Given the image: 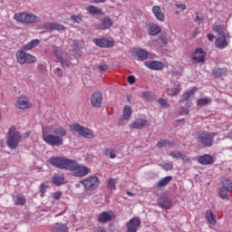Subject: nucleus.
<instances>
[{
    "label": "nucleus",
    "mask_w": 232,
    "mask_h": 232,
    "mask_svg": "<svg viewBox=\"0 0 232 232\" xmlns=\"http://www.w3.org/2000/svg\"><path fill=\"white\" fill-rule=\"evenodd\" d=\"M13 202L15 206H24L26 204L25 196H13Z\"/></svg>",
    "instance_id": "f704fd0d"
},
{
    "label": "nucleus",
    "mask_w": 232,
    "mask_h": 232,
    "mask_svg": "<svg viewBox=\"0 0 232 232\" xmlns=\"http://www.w3.org/2000/svg\"><path fill=\"white\" fill-rule=\"evenodd\" d=\"M212 102H213V100L209 97L198 98L197 100V106L204 107L211 104Z\"/></svg>",
    "instance_id": "72a5a7b5"
},
{
    "label": "nucleus",
    "mask_w": 232,
    "mask_h": 232,
    "mask_svg": "<svg viewBox=\"0 0 232 232\" xmlns=\"http://www.w3.org/2000/svg\"><path fill=\"white\" fill-rule=\"evenodd\" d=\"M61 65H62V67H63V69H66V68L69 67V63H68L67 61H65V60H62V61H61Z\"/></svg>",
    "instance_id": "e2e57ef3"
},
{
    "label": "nucleus",
    "mask_w": 232,
    "mask_h": 232,
    "mask_svg": "<svg viewBox=\"0 0 232 232\" xmlns=\"http://www.w3.org/2000/svg\"><path fill=\"white\" fill-rule=\"evenodd\" d=\"M52 167L71 171L73 177L84 178L91 173L88 166L81 165L77 160L65 156H52L47 160Z\"/></svg>",
    "instance_id": "f257e3e1"
},
{
    "label": "nucleus",
    "mask_w": 232,
    "mask_h": 232,
    "mask_svg": "<svg viewBox=\"0 0 232 232\" xmlns=\"http://www.w3.org/2000/svg\"><path fill=\"white\" fill-rule=\"evenodd\" d=\"M169 156L171 157L172 159H180L183 161L189 160V157L179 150L169 151Z\"/></svg>",
    "instance_id": "b1692460"
},
{
    "label": "nucleus",
    "mask_w": 232,
    "mask_h": 232,
    "mask_svg": "<svg viewBox=\"0 0 232 232\" xmlns=\"http://www.w3.org/2000/svg\"><path fill=\"white\" fill-rule=\"evenodd\" d=\"M207 38H208V40L209 42H213V41L215 40L216 36H215L214 34H208L207 35Z\"/></svg>",
    "instance_id": "69168bd1"
},
{
    "label": "nucleus",
    "mask_w": 232,
    "mask_h": 232,
    "mask_svg": "<svg viewBox=\"0 0 232 232\" xmlns=\"http://www.w3.org/2000/svg\"><path fill=\"white\" fill-rule=\"evenodd\" d=\"M227 137L232 140V130L227 133Z\"/></svg>",
    "instance_id": "774afa93"
},
{
    "label": "nucleus",
    "mask_w": 232,
    "mask_h": 232,
    "mask_svg": "<svg viewBox=\"0 0 232 232\" xmlns=\"http://www.w3.org/2000/svg\"><path fill=\"white\" fill-rule=\"evenodd\" d=\"M37 62V58L31 54V53H26V56H25V60H24V63H35Z\"/></svg>",
    "instance_id": "37998d69"
},
{
    "label": "nucleus",
    "mask_w": 232,
    "mask_h": 232,
    "mask_svg": "<svg viewBox=\"0 0 232 232\" xmlns=\"http://www.w3.org/2000/svg\"><path fill=\"white\" fill-rule=\"evenodd\" d=\"M53 53H54L57 59L62 60V53L58 46L53 45Z\"/></svg>",
    "instance_id": "de8ad7c7"
},
{
    "label": "nucleus",
    "mask_w": 232,
    "mask_h": 232,
    "mask_svg": "<svg viewBox=\"0 0 232 232\" xmlns=\"http://www.w3.org/2000/svg\"><path fill=\"white\" fill-rule=\"evenodd\" d=\"M134 54H135L134 57L139 62H144L149 59L150 53L143 49H137L135 50Z\"/></svg>",
    "instance_id": "aec40b11"
},
{
    "label": "nucleus",
    "mask_w": 232,
    "mask_h": 232,
    "mask_svg": "<svg viewBox=\"0 0 232 232\" xmlns=\"http://www.w3.org/2000/svg\"><path fill=\"white\" fill-rule=\"evenodd\" d=\"M63 196V192H54L53 195V199L59 200Z\"/></svg>",
    "instance_id": "bf43d9fd"
},
{
    "label": "nucleus",
    "mask_w": 232,
    "mask_h": 232,
    "mask_svg": "<svg viewBox=\"0 0 232 232\" xmlns=\"http://www.w3.org/2000/svg\"><path fill=\"white\" fill-rule=\"evenodd\" d=\"M232 190H227V188H219L218 194L221 199L223 200H229V193H231Z\"/></svg>",
    "instance_id": "4c0bfd02"
},
{
    "label": "nucleus",
    "mask_w": 232,
    "mask_h": 232,
    "mask_svg": "<svg viewBox=\"0 0 232 232\" xmlns=\"http://www.w3.org/2000/svg\"><path fill=\"white\" fill-rule=\"evenodd\" d=\"M212 74L215 78H220L222 76H226L227 74V68L216 67L213 69Z\"/></svg>",
    "instance_id": "c756f323"
},
{
    "label": "nucleus",
    "mask_w": 232,
    "mask_h": 232,
    "mask_svg": "<svg viewBox=\"0 0 232 232\" xmlns=\"http://www.w3.org/2000/svg\"><path fill=\"white\" fill-rule=\"evenodd\" d=\"M108 69H109V65L108 64H102V65L98 66V70L101 72H105L106 71H108Z\"/></svg>",
    "instance_id": "5fc2aeb1"
},
{
    "label": "nucleus",
    "mask_w": 232,
    "mask_h": 232,
    "mask_svg": "<svg viewBox=\"0 0 232 232\" xmlns=\"http://www.w3.org/2000/svg\"><path fill=\"white\" fill-rule=\"evenodd\" d=\"M26 54L27 53H25L24 50H18L15 53L16 63L21 65L25 64Z\"/></svg>",
    "instance_id": "cd10ccee"
},
{
    "label": "nucleus",
    "mask_w": 232,
    "mask_h": 232,
    "mask_svg": "<svg viewBox=\"0 0 232 232\" xmlns=\"http://www.w3.org/2000/svg\"><path fill=\"white\" fill-rule=\"evenodd\" d=\"M231 38L228 34L220 35L216 39V47L222 50L227 47V39Z\"/></svg>",
    "instance_id": "6ab92c4d"
},
{
    "label": "nucleus",
    "mask_w": 232,
    "mask_h": 232,
    "mask_svg": "<svg viewBox=\"0 0 232 232\" xmlns=\"http://www.w3.org/2000/svg\"><path fill=\"white\" fill-rule=\"evenodd\" d=\"M206 219L213 226L217 225V219L214 216L213 210H206Z\"/></svg>",
    "instance_id": "e433bc0d"
},
{
    "label": "nucleus",
    "mask_w": 232,
    "mask_h": 232,
    "mask_svg": "<svg viewBox=\"0 0 232 232\" xmlns=\"http://www.w3.org/2000/svg\"><path fill=\"white\" fill-rule=\"evenodd\" d=\"M222 188L232 190V182L231 179L227 178H223L221 181Z\"/></svg>",
    "instance_id": "58836bf2"
},
{
    "label": "nucleus",
    "mask_w": 232,
    "mask_h": 232,
    "mask_svg": "<svg viewBox=\"0 0 232 232\" xmlns=\"http://www.w3.org/2000/svg\"><path fill=\"white\" fill-rule=\"evenodd\" d=\"M144 66L150 71H163L165 69V63L160 61H146Z\"/></svg>",
    "instance_id": "f8f14e48"
},
{
    "label": "nucleus",
    "mask_w": 232,
    "mask_h": 232,
    "mask_svg": "<svg viewBox=\"0 0 232 232\" xmlns=\"http://www.w3.org/2000/svg\"><path fill=\"white\" fill-rule=\"evenodd\" d=\"M152 14L159 22L163 23L165 21V14L160 5H154L152 7Z\"/></svg>",
    "instance_id": "412c9836"
},
{
    "label": "nucleus",
    "mask_w": 232,
    "mask_h": 232,
    "mask_svg": "<svg viewBox=\"0 0 232 232\" xmlns=\"http://www.w3.org/2000/svg\"><path fill=\"white\" fill-rule=\"evenodd\" d=\"M198 162L200 165L208 166L216 162V159L210 154H203L198 157Z\"/></svg>",
    "instance_id": "dca6fc26"
},
{
    "label": "nucleus",
    "mask_w": 232,
    "mask_h": 232,
    "mask_svg": "<svg viewBox=\"0 0 232 232\" xmlns=\"http://www.w3.org/2000/svg\"><path fill=\"white\" fill-rule=\"evenodd\" d=\"M114 218H116V215L112 212V210H109V212H101V214H99L98 222L106 224L112 221Z\"/></svg>",
    "instance_id": "ddd939ff"
},
{
    "label": "nucleus",
    "mask_w": 232,
    "mask_h": 232,
    "mask_svg": "<svg viewBox=\"0 0 232 232\" xmlns=\"http://www.w3.org/2000/svg\"><path fill=\"white\" fill-rule=\"evenodd\" d=\"M207 56L208 53L203 48H197L192 53V61L196 63H205Z\"/></svg>",
    "instance_id": "6e6552de"
},
{
    "label": "nucleus",
    "mask_w": 232,
    "mask_h": 232,
    "mask_svg": "<svg viewBox=\"0 0 232 232\" xmlns=\"http://www.w3.org/2000/svg\"><path fill=\"white\" fill-rule=\"evenodd\" d=\"M113 25V21L111 17L109 16H104L101 20V24H94V29L97 31H106L109 30L112 27Z\"/></svg>",
    "instance_id": "1a4fd4ad"
},
{
    "label": "nucleus",
    "mask_w": 232,
    "mask_h": 232,
    "mask_svg": "<svg viewBox=\"0 0 232 232\" xmlns=\"http://www.w3.org/2000/svg\"><path fill=\"white\" fill-rule=\"evenodd\" d=\"M93 43L101 48H110L114 45V42L105 38H94Z\"/></svg>",
    "instance_id": "a211bd4d"
},
{
    "label": "nucleus",
    "mask_w": 232,
    "mask_h": 232,
    "mask_svg": "<svg viewBox=\"0 0 232 232\" xmlns=\"http://www.w3.org/2000/svg\"><path fill=\"white\" fill-rule=\"evenodd\" d=\"M179 114L183 116V115H188L189 114V110L188 108L181 107L179 111Z\"/></svg>",
    "instance_id": "8fccbe9b"
},
{
    "label": "nucleus",
    "mask_w": 232,
    "mask_h": 232,
    "mask_svg": "<svg viewBox=\"0 0 232 232\" xmlns=\"http://www.w3.org/2000/svg\"><path fill=\"white\" fill-rule=\"evenodd\" d=\"M167 146V141L166 140H160L157 142V147L158 148H164Z\"/></svg>",
    "instance_id": "6e6d98bb"
},
{
    "label": "nucleus",
    "mask_w": 232,
    "mask_h": 232,
    "mask_svg": "<svg viewBox=\"0 0 232 232\" xmlns=\"http://www.w3.org/2000/svg\"><path fill=\"white\" fill-rule=\"evenodd\" d=\"M80 183L83 186L85 190L92 191L99 188L100 179L98 176H89L86 179L80 180Z\"/></svg>",
    "instance_id": "423d86ee"
},
{
    "label": "nucleus",
    "mask_w": 232,
    "mask_h": 232,
    "mask_svg": "<svg viewBox=\"0 0 232 232\" xmlns=\"http://www.w3.org/2000/svg\"><path fill=\"white\" fill-rule=\"evenodd\" d=\"M52 180L55 186H62L65 183L64 174L55 173L53 174Z\"/></svg>",
    "instance_id": "bb28decb"
},
{
    "label": "nucleus",
    "mask_w": 232,
    "mask_h": 232,
    "mask_svg": "<svg viewBox=\"0 0 232 232\" xmlns=\"http://www.w3.org/2000/svg\"><path fill=\"white\" fill-rule=\"evenodd\" d=\"M71 21L73 23V24H82L83 22V16L81 15V14H72L71 15Z\"/></svg>",
    "instance_id": "79ce46f5"
},
{
    "label": "nucleus",
    "mask_w": 232,
    "mask_h": 232,
    "mask_svg": "<svg viewBox=\"0 0 232 232\" xmlns=\"http://www.w3.org/2000/svg\"><path fill=\"white\" fill-rule=\"evenodd\" d=\"M72 48L74 51H80L82 49V44L78 41H73Z\"/></svg>",
    "instance_id": "3c124183"
},
{
    "label": "nucleus",
    "mask_w": 232,
    "mask_h": 232,
    "mask_svg": "<svg viewBox=\"0 0 232 232\" xmlns=\"http://www.w3.org/2000/svg\"><path fill=\"white\" fill-rule=\"evenodd\" d=\"M158 103L164 109H169L170 107L168 101L164 98L158 99Z\"/></svg>",
    "instance_id": "49530a36"
},
{
    "label": "nucleus",
    "mask_w": 232,
    "mask_h": 232,
    "mask_svg": "<svg viewBox=\"0 0 232 232\" xmlns=\"http://www.w3.org/2000/svg\"><path fill=\"white\" fill-rule=\"evenodd\" d=\"M149 126H150V121L147 119H139L130 124V129L142 130L145 127H149Z\"/></svg>",
    "instance_id": "2eb2a0df"
},
{
    "label": "nucleus",
    "mask_w": 232,
    "mask_h": 232,
    "mask_svg": "<svg viewBox=\"0 0 232 232\" xmlns=\"http://www.w3.org/2000/svg\"><path fill=\"white\" fill-rule=\"evenodd\" d=\"M141 226L140 218H132L126 223L127 232H138V228Z\"/></svg>",
    "instance_id": "9b49d317"
},
{
    "label": "nucleus",
    "mask_w": 232,
    "mask_h": 232,
    "mask_svg": "<svg viewBox=\"0 0 232 232\" xmlns=\"http://www.w3.org/2000/svg\"><path fill=\"white\" fill-rule=\"evenodd\" d=\"M39 44H40V40L38 39L32 40L23 46V51H31L32 49L39 45Z\"/></svg>",
    "instance_id": "473e14b6"
},
{
    "label": "nucleus",
    "mask_w": 232,
    "mask_h": 232,
    "mask_svg": "<svg viewBox=\"0 0 232 232\" xmlns=\"http://www.w3.org/2000/svg\"><path fill=\"white\" fill-rule=\"evenodd\" d=\"M175 6L178 9H180L181 11H186L188 9L187 5H185V4H176Z\"/></svg>",
    "instance_id": "4d7b16f0"
},
{
    "label": "nucleus",
    "mask_w": 232,
    "mask_h": 232,
    "mask_svg": "<svg viewBox=\"0 0 232 232\" xmlns=\"http://www.w3.org/2000/svg\"><path fill=\"white\" fill-rule=\"evenodd\" d=\"M14 20L20 24H33L40 22V17L33 13L21 12L14 14Z\"/></svg>",
    "instance_id": "20e7f679"
},
{
    "label": "nucleus",
    "mask_w": 232,
    "mask_h": 232,
    "mask_svg": "<svg viewBox=\"0 0 232 232\" xmlns=\"http://www.w3.org/2000/svg\"><path fill=\"white\" fill-rule=\"evenodd\" d=\"M213 31L217 33L219 36L226 35V32H224V26L222 25H215L213 27Z\"/></svg>",
    "instance_id": "c03bdc74"
},
{
    "label": "nucleus",
    "mask_w": 232,
    "mask_h": 232,
    "mask_svg": "<svg viewBox=\"0 0 232 232\" xmlns=\"http://www.w3.org/2000/svg\"><path fill=\"white\" fill-rule=\"evenodd\" d=\"M158 204L162 209L168 210L171 208V201L169 198H160Z\"/></svg>",
    "instance_id": "c85d7f7f"
},
{
    "label": "nucleus",
    "mask_w": 232,
    "mask_h": 232,
    "mask_svg": "<svg viewBox=\"0 0 232 232\" xmlns=\"http://www.w3.org/2000/svg\"><path fill=\"white\" fill-rule=\"evenodd\" d=\"M166 146H168V147H175L176 146V142L170 141L169 140H166Z\"/></svg>",
    "instance_id": "0e129e2a"
},
{
    "label": "nucleus",
    "mask_w": 232,
    "mask_h": 232,
    "mask_svg": "<svg viewBox=\"0 0 232 232\" xmlns=\"http://www.w3.org/2000/svg\"><path fill=\"white\" fill-rule=\"evenodd\" d=\"M198 92L197 87H191L188 90H187L182 96H180L179 103H184L188 102L190 98V96L194 95Z\"/></svg>",
    "instance_id": "4be33fe9"
},
{
    "label": "nucleus",
    "mask_w": 232,
    "mask_h": 232,
    "mask_svg": "<svg viewBox=\"0 0 232 232\" xmlns=\"http://www.w3.org/2000/svg\"><path fill=\"white\" fill-rule=\"evenodd\" d=\"M21 141L20 131L14 126H11L7 131L6 145L11 150H15Z\"/></svg>",
    "instance_id": "7ed1b4c3"
},
{
    "label": "nucleus",
    "mask_w": 232,
    "mask_h": 232,
    "mask_svg": "<svg viewBox=\"0 0 232 232\" xmlns=\"http://www.w3.org/2000/svg\"><path fill=\"white\" fill-rule=\"evenodd\" d=\"M93 232H107L105 227H97V228H94Z\"/></svg>",
    "instance_id": "680f3d73"
},
{
    "label": "nucleus",
    "mask_w": 232,
    "mask_h": 232,
    "mask_svg": "<svg viewBox=\"0 0 232 232\" xmlns=\"http://www.w3.org/2000/svg\"><path fill=\"white\" fill-rule=\"evenodd\" d=\"M108 188L111 189V190H116L117 189L115 179L110 178L108 179Z\"/></svg>",
    "instance_id": "a18cd8bd"
},
{
    "label": "nucleus",
    "mask_w": 232,
    "mask_h": 232,
    "mask_svg": "<svg viewBox=\"0 0 232 232\" xmlns=\"http://www.w3.org/2000/svg\"><path fill=\"white\" fill-rule=\"evenodd\" d=\"M52 232H69V227L65 223H54L51 227Z\"/></svg>",
    "instance_id": "5701e85b"
},
{
    "label": "nucleus",
    "mask_w": 232,
    "mask_h": 232,
    "mask_svg": "<svg viewBox=\"0 0 232 232\" xmlns=\"http://www.w3.org/2000/svg\"><path fill=\"white\" fill-rule=\"evenodd\" d=\"M197 140L204 147H212L215 143L211 133L208 131L198 132Z\"/></svg>",
    "instance_id": "0eeeda50"
},
{
    "label": "nucleus",
    "mask_w": 232,
    "mask_h": 232,
    "mask_svg": "<svg viewBox=\"0 0 232 232\" xmlns=\"http://www.w3.org/2000/svg\"><path fill=\"white\" fill-rule=\"evenodd\" d=\"M43 27L44 30H49V31H65V26L63 24H60L58 23H54V22H46L43 24Z\"/></svg>",
    "instance_id": "4468645a"
},
{
    "label": "nucleus",
    "mask_w": 232,
    "mask_h": 232,
    "mask_svg": "<svg viewBox=\"0 0 232 232\" xmlns=\"http://www.w3.org/2000/svg\"><path fill=\"white\" fill-rule=\"evenodd\" d=\"M173 180L172 176H166L164 178H161L156 184L157 188H165L168 186L171 181Z\"/></svg>",
    "instance_id": "a878e982"
},
{
    "label": "nucleus",
    "mask_w": 232,
    "mask_h": 232,
    "mask_svg": "<svg viewBox=\"0 0 232 232\" xmlns=\"http://www.w3.org/2000/svg\"><path fill=\"white\" fill-rule=\"evenodd\" d=\"M160 40L161 41V43H162L163 44H169V39H168V36H167L166 34H161L160 35Z\"/></svg>",
    "instance_id": "09e8293b"
},
{
    "label": "nucleus",
    "mask_w": 232,
    "mask_h": 232,
    "mask_svg": "<svg viewBox=\"0 0 232 232\" xmlns=\"http://www.w3.org/2000/svg\"><path fill=\"white\" fill-rule=\"evenodd\" d=\"M128 82L131 85L135 84L136 82V77L134 75H129L128 76Z\"/></svg>",
    "instance_id": "13d9d810"
},
{
    "label": "nucleus",
    "mask_w": 232,
    "mask_h": 232,
    "mask_svg": "<svg viewBox=\"0 0 232 232\" xmlns=\"http://www.w3.org/2000/svg\"><path fill=\"white\" fill-rule=\"evenodd\" d=\"M52 125L44 127L42 130V139L44 143L51 147H59L63 145V138L67 136V130L63 127H57L53 130Z\"/></svg>",
    "instance_id": "f03ea898"
},
{
    "label": "nucleus",
    "mask_w": 232,
    "mask_h": 232,
    "mask_svg": "<svg viewBox=\"0 0 232 232\" xmlns=\"http://www.w3.org/2000/svg\"><path fill=\"white\" fill-rule=\"evenodd\" d=\"M141 98L147 102H152L153 101L152 92L149 91H144L141 92Z\"/></svg>",
    "instance_id": "a19ab883"
},
{
    "label": "nucleus",
    "mask_w": 232,
    "mask_h": 232,
    "mask_svg": "<svg viewBox=\"0 0 232 232\" xmlns=\"http://www.w3.org/2000/svg\"><path fill=\"white\" fill-rule=\"evenodd\" d=\"M87 12L91 15H103V12L101 8H98L94 5H89L87 7Z\"/></svg>",
    "instance_id": "2f4dec72"
},
{
    "label": "nucleus",
    "mask_w": 232,
    "mask_h": 232,
    "mask_svg": "<svg viewBox=\"0 0 232 232\" xmlns=\"http://www.w3.org/2000/svg\"><path fill=\"white\" fill-rule=\"evenodd\" d=\"M103 101V96L101 91H95L91 95V105L94 109H99L102 107Z\"/></svg>",
    "instance_id": "9d476101"
},
{
    "label": "nucleus",
    "mask_w": 232,
    "mask_h": 232,
    "mask_svg": "<svg viewBox=\"0 0 232 232\" xmlns=\"http://www.w3.org/2000/svg\"><path fill=\"white\" fill-rule=\"evenodd\" d=\"M131 115H132L131 107L130 105H125L122 111V120L129 121Z\"/></svg>",
    "instance_id": "c9c22d12"
},
{
    "label": "nucleus",
    "mask_w": 232,
    "mask_h": 232,
    "mask_svg": "<svg viewBox=\"0 0 232 232\" xmlns=\"http://www.w3.org/2000/svg\"><path fill=\"white\" fill-rule=\"evenodd\" d=\"M109 157L111 160L116 159L117 157L116 151L114 150H110Z\"/></svg>",
    "instance_id": "052dcab7"
},
{
    "label": "nucleus",
    "mask_w": 232,
    "mask_h": 232,
    "mask_svg": "<svg viewBox=\"0 0 232 232\" xmlns=\"http://www.w3.org/2000/svg\"><path fill=\"white\" fill-rule=\"evenodd\" d=\"M162 32V29L160 25L156 24H150L149 25L148 33L151 36H158Z\"/></svg>",
    "instance_id": "393cba45"
},
{
    "label": "nucleus",
    "mask_w": 232,
    "mask_h": 232,
    "mask_svg": "<svg viewBox=\"0 0 232 232\" xmlns=\"http://www.w3.org/2000/svg\"><path fill=\"white\" fill-rule=\"evenodd\" d=\"M54 74L58 77V78H62L63 75V72L61 68L57 67L55 70H54Z\"/></svg>",
    "instance_id": "864d4df0"
},
{
    "label": "nucleus",
    "mask_w": 232,
    "mask_h": 232,
    "mask_svg": "<svg viewBox=\"0 0 232 232\" xmlns=\"http://www.w3.org/2000/svg\"><path fill=\"white\" fill-rule=\"evenodd\" d=\"M47 188H48V181H44V182H42L40 184V186H39V193H41L40 194L41 198L44 197V193L46 192Z\"/></svg>",
    "instance_id": "ea45409f"
},
{
    "label": "nucleus",
    "mask_w": 232,
    "mask_h": 232,
    "mask_svg": "<svg viewBox=\"0 0 232 232\" xmlns=\"http://www.w3.org/2000/svg\"><path fill=\"white\" fill-rule=\"evenodd\" d=\"M181 91H182L181 86L178 84V85H175L174 87L168 89L167 93L169 96L175 97V96H178Z\"/></svg>",
    "instance_id": "7c9ffc66"
},
{
    "label": "nucleus",
    "mask_w": 232,
    "mask_h": 232,
    "mask_svg": "<svg viewBox=\"0 0 232 232\" xmlns=\"http://www.w3.org/2000/svg\"><path fill=\"white\" fill-rule=\"evenodd\" d=\"M15 107L19 110H28L32 108V104L25 97H19L16 101Z\"/></svg>",
    "instance_id": "f3484780"
},
{
    "label": "nucleus",
    "mask_w": 232,
    "mask_h": 232,
    "mask_svg": "<svg viewBox=\"0 0 232 232\" xmlns=\"http://www.w3.org/2000/svg\"><path fill=\"white\" fill-rule=\"evenodd\" d=\"M69 129L72 132H76L86 140H92L94 138V132L91 129L81 125L80 123H72L69 125Z\"/></svg>",
    "instance_id": "39448f33"
},
{
    "label": "nucleus",
    "mask_w": 232,
    "mask_h": 232,
    "mask_svg": "<svg viewBox=\"0 0 232 232\" xmlns=\"http://www.w3.org/2000/svg\"><path fill=\"white\" fill-rule=\"evenodd\" d=\"M174 168L173 162H168L163 165V169L166 170H172Z\"/></svg>",
    "instance_id": "603ef678"
},
{
    "label": "nucleus",
    "mask_w": 232,
    "mask_h": 232,
    "mask_svg": "<svg viewBox=\"0 0 232 232\" xmlns=\"http://www.w3.org/2000/svg\"><path fill=\"white\" fill-rule=\"evenodd\" d=\"M38 70L44 71L46 69V66L44 64L39 63L37 65Z\"/></svg>",
    "instance_id": "338daca9"
}]
</instances>
